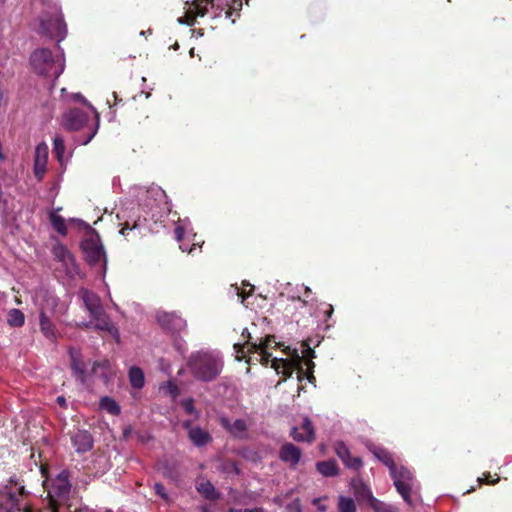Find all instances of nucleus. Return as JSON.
<instances>
[{"instance_id":"obj_53","label":"nucleus","mask_w":512,"mask_h":512,"mask_svg":"<svg viewBox=\"0 0 512 512\" xmlns=\"http://www.w3.org/2000/svg\"><path fill=\"white\" fill-rule=\"evenodd\" d=\"M112 96H113V98H114L115 100H117V95H116V93H115V92H113Z\"/></svg>"},{"instance_id":"obj_37","label":"nucleus","mask_w":512,"mask_h":512,"mask_svg":"<svg viewBox=\"0 0 512 512\" xmlns=\"http://www.w3.org/2000/svg\"><path fill=\"white\" fill-rule=\"evenodd\" d=\"M343 463L348 467L352 469H359L362 466V461L359 457L351 456V453L349 452V455H345V459H341Z\"/></svg>"},{"instance_id":"obj_48","label":"nucleus","mask_w":512,"mask_h":512,"mask_svg":"<svg viewBox=\"0 0 512 512\" xmlns=\"http://www.w3.org/2000/svg\"><path fill=\"white\" fill-rule=\"evenodd\" d=\"M96 130H97V128H96V129L94 130V132H93V133L88 137V139H87L86 141H84V144H87V143H88V142L93 138V136H94V135H95V133H96Z\"/></svg>"},{"instance_id":"obj_54","label":"nucleus","mask_w":512,"mask_h":512,"mask_svg":"<svg viewBox=\"0 0 512 512\" xmlns=\"http://www.w3.org/2000/svg\"><path fill=\"white\" fill-rule=\"evenodd\" d=\"M228 512H240V511L235 510V509H230Z\"/></svg>"},{"instance_id":"obj_23","label":"nucleus","mask_w":512,"mask_h":512,"mask_svg":"<svg viewBox=\"0 0 512 512\" xmlns=\"http://www.w3.org/2000/svg\"><path fill=\"white\" fill-rule=\"evenodd\" d=\"M189 438L197 446L206 445L211 440L209 433L199 427L189 430Z\"/></svg>"},{"instance_id":"obj_45","label":"nucleus","mask_w":512,"mask_h":512,"mask_svg":"<svg viewBox=\"0 0 512 512\" xmlns=\"http://www.w3.org/2000/svg\"><path fill=\"white\" fill-rule=\"evenodd\" d=\"M57 402L60 406L65 407L66 406V400L63 396L57 397Z\"/></svg>"},{"instance_id":"obj_43","label":"nucleus","mask_w":512,"mask_h":512,"mask_svg":"<svg viewBox=\"0 0 512 512\" xmlns=\"http://www.w3.org/2000/svg\"><path fill=\"white\" fill-rule=\"evenodd\" d=\"M289 508L293 510V512H301V506L298 500L294 501L289 505Z\"/></svg>"},{"instance_id":"obj_19","label":"nucleus","mask_w":512,"mask_h":512,"mask_svg":"<svg viewBox=\"0 0 512 512\" xmlns=\"http://www.w3.org/2000/svg\"><path fill=\"white\" fill-rule=\"evenodd\" d=\"M291 436L296 441L311 442L314 439V429L309 419H304L301 427H294Z\"/></svg>"},{"instance_id":"obj_40","label":"nucleus","mask_w":512,"mask_h":512,"mask_svg":"<svg viewBox=\"0 0 512 512\" xmlns=\"http://www.w3.org/2000/svg\"><path fill=\"white\" fill-rule=\"evenodd\" d=\"M71 97L75 101H81L84 104H86L93 111L96 119L98 120V114H97L96 110L85 100V98L81 94L76 93V94H73Z\"/></svg>"},{"instance_id":"obj_9","label":"nucleus","mask_w":512,"mask_h":512,"mask_svg":"<svg viewBox=\"0 0 512 512\" xmlns=\"http://www.w3.org/2000/svg\"><path fill=\"white\" fill-rule=\"evenodd\" d=\"M81 247L86 260L90 264H106V254L98 234H90L85 240H83Z\"/></svg>"},{"instance_id":"obj_24","label":"nucleus","mask_w":512,"mask_h":512,"mask_svg":"<svg viewBox=\"0 0 512 512\" xmlns=\"http://www.w3.org/2000/svg\"><path fill=\"white\" fill-rule=\"evenodd\" d=\"M129 381L133 388L141 389L145 384V376L142 369L139 367L133 366L129 369Z\"/></svg>"},{"instance_id":"obj_35","label":"nucleus","mask_w":512,"mask_h":512,"mask_svg":"<svg viewBox=\"0 0 512 512\" xmlns=\"http://www.w3.org/2000/svg\"><path fill=\"white\" fill-rule=\"evenodd\" d=\"M24 314L18 309H11L7 321L11 326L20 327L24 324Z\"/></svg>"},{"instance_id":"obj_8","label":"nucleus","mask_w":512,"mask_h":512,"mask_svg":"<svg viewBox=\"0 0 512 512\" xmlns=\"http://www.w3.org/2000/svg\"><path fill=\"white\" fill-rule=\"evenodd\" d=\"M390 475L394 481V485L397 491L405 500V502L412 504L410 493L414 485V479L411 471L406 467H398L396 465L395 468H393L390 472Z\"/></svg>"},{"instance_id":"obj_15","label":"nucleus","mask_w":512,"mask_h":512,"mask_svg":"<svg viewBox=\"0 0 512 512\" xmlns=\"http://www.w3.org/2000/svg\"><path fill=\"white\" fill-rule=\"evenodd\" d=\"M48 160V146L40 143L35 148L34 173L38 180H41L46 172Z\"/></svg>"},{"instance_id":"obj_21","label":"nucleus","mask_w":512,"mask_h":512,"mask_svg":"<svg viewBox=\"0 0 512 512\" xmlns=\"http://www.w3.org/2000/svg\"><path fill=\"white\" fill-rule=\"evenodd\" d=\"M92 373L95 377L103 380L104 383H107L114 374V371L111 367V364L107 360H103L101 362H95L92 367Z\"/></svg>"},{"instance_id":"obj_28","label":"nucleus","mask_w":512,"mask_h":512,"mask_svg":"<svg viewBox=\"0 0 512 512\" xmlns=\"http://www.w3.org/2000/svg\"><path fill=\"white\" fill-rule=\"evenodd\" d=\"M373 453L381 462H383L389 468L390 472L392 471L393 468H395L396 464L394 463L393 458L388 451H386L383 448L377 447L373 450Z\"/></svg>"},{"instance_id":"obj_4","label":"nucleus","mask_w":512,"mask_h":512,"mask_svg":"<svg viewBox=\"0 0 512 512\" xmlns=\"http://www.w3.org/2000/svg\"><path fill=\"white\" fill-rule=\"evenodd\" d=\"M81 296L90 313L94 327L98 330L109 332L118 340V329L111 323L108 315L103 311L99 297L86 289L81 290Z\"/></svg>"},{"instance_id":"obj_6","label":"nucleus","mask_w":512,"mask_h":512,"mask_svg":"<svg viewBox=\"0 0 512 512\" xmlns=\"http://www.w3.org/2000/svg\"><path fill=\"white\" fill-rule=\"evenodd\" d=\"M34 302L38 306L40 312V328L42 333L50 340L57 337L53 323L47 317L46 312L53 311L56 306V299L45 291H39L34 297Z\"/></svg>"},{"instance_id":"obj_27","label":"nucleus","mask_w":512,"mask_h":512,"mask_svg":"<svg viewBox=\"0 0 512 512\" xmlns=\"http://www.w3.org/2000/svg\"><path fill=\"white\" fill-rule=\"evenodd\" d=\"M55 256L62 261L65 265H74V258L71 253L63 246L57 245L54 247Z\"/></svg>"},{"instance_id":"obj_57","label":"nucleus","mask_w":512,"mask_h":512,"mask_svg":"<svg viewBox=\"0 0 512 512\" xmlns=\"http://www.w3.org/2000/svg\"><path fill=\"white\" fill-rule=\"evenodd\" d=\"M105 512H112L111 510H106Z\"/></svg>"},{"instance_id":"obj_49","label":"nucleus","mask_w":512,"mask_h":512,"mask_svg":"<svg viewBox=\"0 0 512 512\" xmlns=\"http://www.w3.org/2000/svg\"><path fill=\"white\" fill-rule=\"evenodd\" d=\"M305 352L307 353V355H306V356H311V357H313V353H314V352H313L309 347L305 350Z\"/></svg>"},{"instance_id":"obj_44","label":"nucleus","mask_w":512,"mask_h":512,"mask_svg":"<svg viewBox=\"0 0 512 512\" xmlns=\"http://www.w3.org/2000/svg\"><path fill=\"white\" fill-rule=\"evenodd\" d=\"M484 476L485 478H478L479 483H482L483 481H485L486 483H495L496 481H498V478L496 480H489V474H485Z\"/></svg>"},{"instance_id":"obj_2","label":"nucleus","mask_w":512,"mask_h":512,"mask_svg":"<svg viewBox=\"0 0 512 512\" xmlns=\"http://www.w3.org/2000/svg\"><path fill=\"white\" fill-rule=\"evenodd\" d=\"M189 367L197 379L208 382L220 374L223 360L217 351H200L191 355Z\"/></svg>"},{"instance_id":"obj_42","label":"nucleus","mask_w":512,"mask_h":512,"mask_svg":"<svg viewBox=\"0 0 512 512\" xmlns=\"http://www.w3.org/2000/svg\"><path fill=\"white\" fill-rule=\"evenodd\" d=\"M313 504L317 507V509L320 512H325L327 510L326 506L324 504H322V499L321 498H315L313 500Z\"/></svg>"},{"instance_id":"obj_3","label":"nucleus","mask_w":512,"mask_h":512,"mask_svg":"<svg viewBox=\"0 0 512 512\" xmlns=\"http://www.w3.org/2000/svg\"><path fill=\"white\" fill-rule=\"evenodd\" d=\"M30 63L37 74L58 78L64 71V53L60 47L55 54L45 48L36 49L30 56Z\"/></svg>"},{"instance_id":"obj_17","label":"nucleus","mask_w":512,"mask_h":512,"mask_svg":"<svg viewBox=\"0 0 512 512\" xmlns=\"http://www.w3.org/2000/svg\"><path fill=\"white\" fill-rule=\"evenodd\" d=\"M72 445L77 453H85L92 449L93 438L86 430H78L71 437Z\"/></svg>"},{"instance_id":"obj_39","label":"nucleus","mask_w":512,"mask_h":512,"mask_svg":"<svg viewBox=\"0 0 512 512\" xmlns=\"http://www.w3.org/2000/svg\"><path fill=\"white\" fill-rule=\"evenodd\" d=\"M335 452L340 459H345V455H349L348 447L342 442L335 445Z\"/></svg>"},{"instance_id":"obj_51","label":"nucleus","mask_w":512,"mask_h":512,"mask_svg":"<svg viewBox=\"0 0 512 512\" xmlns=\"http://www.w3.org/2000/svg\"><path fill=\"white\" fill-rule=\"evenodd\" d=\"M244 512H248V510H244ZM249 512H262L261 510H258V509H255V510H251Z\"/></svg>"},{"instance_id":"obj_1","label":"nucleus","mask_w":512,"mask_h":512,"mask_svg":"<svg viewBox=\"0 0 512 512\" xmlns=\"http://www.w3.org/2000/svg\"><path fill=\"white\" fill-rule=\"evenodd\" d=\"M281 344L276 341L274 336H267L259 343H251L247 345L235 344L236 357L241 359L245 353L257 354V358L262 364L267 365L270 362L271 350L280 347ZM287 358L274 357L271 359V367L278 373L282 374L285 378L290 377L294 370H297L298 380L301 381L306 377L310 382L314 380L312 373H304L302 368V357L299 355L297 349L285 347L283 350Z\"/></svg>"},{"instance_id":"obj_47","label":"nucleus","mask_w":512,"mask_h":512,"mask_svg":"<svg viewBox=\"0 0 512 512\" xmlns=\"http://www.w3.org/2000/svg\"><path fill=\"white\" fill-rule=\"evenodd\" d=\"M129 229L128 223L125 224V226L120 230V233L122 235H126V230Z\"/></svg>"},{"instance_id":"obj_32","label":"nucleus","mask_w":512,"mask_h":512,"mask_svg":"<svg viewBox=\"0 0 512 512\" xmlns=\"http://www.w3.org/2000/svg\"><path fill=\"white\" fill-rule=\"evenodd\" d=\"M53 144H54V147H53L54 153H55L58 161L62 165L64 163V161H65V157H64V152H65L64 139L60 135H56L54 137V143Z\"/></svg>"},{"instance_id":"obj_18","label":"nucleus","mask_w":512,"mask_h":512,"mask_svg":"<svg viewBox=\"0 0 512 512\" xmlns=\"http://www.w3.org/2000/svg\"><path fill=\"white\" fill-rule=\"evenodd\" d=\"M301 456L302 453L300 449L292 443L284 444L279 452L280 459L290 466H296L299 463Z\"/></svg>"},{"instance_id":"obj_14","label":"nucleus","mask_w":512,"mask_h":512,"mask_svg":"<svg viewBox=\"0 0 512 512\" xmlns=\"http://www.w3.org/2000/svg\"><path fill=\"white\" fill-rule=\"evenodd\" d=\"M48 495L51 498L64 497L70 491V483L67 472L59 473L52 481L51 486L47 488Z\"/></svg>"},{"instance_id":"obj_55","label":"nucleus","mask_w":512,"mask_h":512,"mask_svg":"<svg viewBox=\"0 0 512 512\" xmlns=\"http://www.w3.org/2000/svg\"><path fill=\"white\" fill-rule=\"evenodd\" d=\"M306 292H310V289L308 287H305Z\"/></svg>"},{"instance_id":"obj_33","label":"nucleus","mask_w":512,"mask_h":512,"mask_svg":"<svg viewBox=\"0 0 512 512\" xmlns=\"http://www.w3.org/2000/svg\"><path fill=\"white\" fill-rule=\"evenodd\" d=\"M338 510L339 512H356V504L352 498L339 496L338 498Z\"/></svg>"},{"instance_id":"obj_12","label":"nucleus","mask_w":512,"mask_h":512,"mask_svg":"<svg viewBox=\"0 0 512 512\" xmlns=\"http://www.w3.org/2000/svg\"><path fill=\"white\" fill-rule=\"evenodd\" d=\"M353 485L355 487L356 494L361 497L367 498L371 508L375 512H396L393 506L376 499L372 495L371 490L367 486H365L361 481H354Z\"/></svg>"},{"instance_id":"obj_16","label":"nucleus","mask_w":512,"mask_h":512,"mask_svg":"<svg viewBox=\"0 0 512 512\" xmlns=\"http://www.w3.org/2000/svg\"><path fill=\"white\" fill-rule=\"evenodd\" d=\"M87 115L79 109H71L63 116V124L68 130H78L87 122Z\"/></svg>"},{"instance_id":"obj_30","label":"nucleus","mask_w":512,"mask_h":512,"mask_svg":"<svg viewBox=\"0 0 512 512\" xmlns=\"http://www.w3.org/2000/svg\"><path fill=\"white\" fill-rule=\"evenodd\" d=\"M100 408L111 415H117L120 413L119 405L110 397L101 398Z\"/></svg>"},{"instance_id":"obj_26","label":"nucleus","mask_w":512,"mask_h":512,"mask_svg":"<svg viewBox=\"0 0 512 512\" xmlns=\"http://www.w3.org/2000/svg\"><path fill=\"white\" fill-rule=\"evenodd\" d=\"M50 222L53 228L61 235H66L67 227L64 218L57 214V211H53L49 215Z\"/></svg>"},{"instance_id":"obj_50","label":"nucleus","mask_w":512,"mask_h":512,"mask_svg":"<svg viewBox=\"0 0 512 512\" xmlns=\"http://www.w3.org/2000/svg\"><path fill=\"white\" fill-rule=\"evenodd\" d=\"M307 365H308V369H310V368L314 365V363H313V362H311V361H309V362L307 363Z\"/></svg>"},{"instance_id":"obj_11","label":"nucleus","mask_w":512,"mask_h":512,"mask_svg":"<svg viewBox=\"0 0 512 512\" xmlns=\"http://www.w3.org/2000/svg\"><path fill=\"white\" fill-rule=\"evenodd\" d=\"M211 0H194L189 7H187L185 15L177 19L180 24L194 25L196 17H203L207 11Z\"/></svg>"},{"instance_id":"obj_13","label":"nucleus","mask_w":512,"mask_h":512,"mask_svg":"<svg viewBox=\"0 0 512 512\" xmlns=\"http://www.w3.org/2000/svg\"><path fill=\"white\" fill-rule=\"evenodd\" d=\"M158 323L171 332L182 331L186 327V321L175 313L158 311L156 314Z\"/></svg>"},{"instance_id":"obj_34","label":"nucleus","mask_w":512,"mask_h":512,"mask_svg":"<svg viewBox=\"0 0 512 512\" xmlns=\"http://www.w3.org/2000/svg\"><path fill=\"white\" fill-rule=\"evenodd\" d=\"M253 292V287L250 284H244L243 287L240 288L237 285H231L230 293L236 295L237 297L241 298V302H244V300L251 295Z\"/></svg>"},{"instance_id":"obj_20","label":"nucleus","mask_w":512,"mask_h":512,"mask_svg":"<svg viewBox=\"0 0 512 512\" xmlns=\"http://www.w3.org/2000/svg\"><path fill=\"white\" fill-rule=\"evenodd\" d=\"M165 198V192L158 186H152L145 191V197H141L140 201L147 207L161 203Z\"/></svg>"},{"instance_id":"obj_38","label":"nucleus","mask_w":512,"mask_h":512,"mask_svg":"<svg viewBox=\"0 0 512 512\" xmlns=\"http://www.w3.org/2000/svg\"><path fill=\"white\" fill-rule=\"evenodd\" d=\"M182 406L185 409L186 413L193 415L194 417L198 416L197 411L194 407V401L192 398H187L182 401Z\"/></svg>"},{"instance_id":"obj_29","label":"nucleus","mask_w":512,"mask_h":512,"mask_svg":"<svg viewBox=\"0 0 512 512\" xmlns=\"http://www.w3.org/2000/svg\"><path fill=\"white\" fill-rule=\"evenodd\" d=\"M197 490L207 499L216 498V491L214 486L206 480H201L197 483Z\"/></svg>"},{"instance_id":"obj_36","label":"nucleus","mask_w":512,"mask_h":512,"mask_svg":"<svg viewBox=\"0 0 512 512\" xmlns=\"http://www.w3.org/2000/svg\"><path fill=\"white\" fill-rule=\"evenodd\" d=\"M159 391L164 395L170 396L172 400H174L179 395L178 387L171 381L160 386Z\"/></svg>"},{"instance_id":"obj_10","label":"nucleus","mask_w":512,"mask_h":512,"mask_svg":"<svg viewBox=\"0 0 512 512\" xmlns=\"http://www.w3.org/2000/svg\"><path fill=\"white\" fill-rule=\"evenodd\" d=\"M176 239L180 242V249L182 251H188V253H192L194 251V246L196 243H193V246L188 248V244L186 242H190L194 240L196 234L193 232L191 227V223L188 219L179 220L175 229Z\"/></svg>"},{"instance_id":"obj_41","label":"nucleus","mask_w":512,"mask_h":512,"mask_svg":"<svg viewBox=\"0 0 512 512\" xmlns=\"http://www.w3.org/2000/svg\"><path fill=\"white\" fill-rule=\"evenodd\" d=\"M154 489H155V492L160 495L162 498H166L167 495L165 493V489L163 487V485L159 484V483H156L154 485Z\"/></svg>"},{"instance_id":"obj_5","label":"nucleus","mask_w":512,"mask_h":512,"mask_svg":"<svg viewBox=\"0 0 512 512\" xmlns=\"http://www.w3.org/2000/svg\"><path fill=\"white\" fill-rule=\"evenodd\" d=\"M0 512H31L24 486L10 483L0 491Z\"/></svg>"},{"instance_id":"obj_52","label":"nucleus","mask_w":512,"mask_h":512,"mask_svg":"<svg viewBox=\"0 0 512 512\" xmlns=\"http://www.w3.org/2000/svg\"><path fill=\"white\" fill-rule=\"evenodd\" d=\"M245 333H247V336L249 337V333L246 329L244 331H242V335H244Z\"/></svg>"},{"instance_id":"obj_31","label":"nucleus","mask_w":512,"mask_h":512,"mask_svg":"<svg viewBox=\"0 0 512 512\" xmlns=\"http://www.w3.org/2000/svg\"><path fill=\"white\" fill-rule=\"evenodd\" d=\"M221 423L224 427H226L231 433L235 434L236 436H240L246 429L245 422L239 419L235 420L232 425H229L228 420L222 418Z\"/></svg>"},{"instance_id":"obj_46","label":"nucleus","mask_w":512,"mask_h":512,"mask_svg":"<svg viewBox=\"0 0 512 512\" xmlns=\"http://www.w3.org/2000/svg\"><path fill=\"white\" fill-rule=\"evenodd\" d=\"M176 345V348L180 351V352H183L184 351V345L181 341H176L175 343Z\"/></svg>"},{"instance_id":"obj_22","label":"nucleus","mask_w":512,"mask_h":512,"mask_svg":"<svg viewBox=\"0 0 512 512\" xmlns=\"http://www.w3.org/2000/svg\"><path fill=\"white\" fill-rule=\"evenodd\" d=\"M70 356H71V366H72L75 376L82 383H86L87 377H86L85 370H84V363L82 362V360L80 358V354L77 351L71 350Z\"/></svg>"},{"instance_id":"obj_7","label":"nucleus","mask_w":512,"mask_h":512,"mask_svg":"<svg viewBox=\"0 0 512 512\" xmlns=\"http://www.w3.org/2000/svg\"><path fill=\"white\" fill-rule=\"evenodd\" d=\"M39 33L61 41L66 36V25L58 8L54 7L51 14L40 18Z\"/></svg>"},{"instance_id":"obj_25","label":"nucleus","mask_w":512,"mask_h":512,"mask_svg":"<svg viewBox=\"0 0 512 512\" xmlns=\"http://www.w3.org/2000/svg\"><path fill=\"white\" fill-rule=\"evenodd\" d=\"M316 467L319 473L324 476L331 477L337 475L338 473L337 465L334 461L318 462Z\"/></svg>"},{"instance_id":"obj_56","label":"nucleus","mask_w":512,"mask_h":512,"mask_svg":"<svg viewBox=\"0 0 512 512\" xmlns=\"http://www.w3.org/2000/svg\"><path fill=\"white\" fill-rule=\"evenodd\" d=\"M140 191H142V193L145 194L146 190H143V188H140Z\"/></svg>"}]
</instances>
